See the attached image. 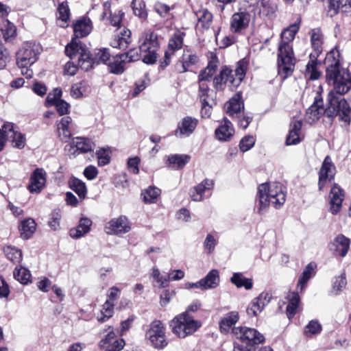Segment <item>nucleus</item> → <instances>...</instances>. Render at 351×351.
Masks as SVG:
<instances>
[{"label": "nucleus", "mask_w": 351, "mask_h": 351, "mask_svg": "<svg viewBox=\"0 0 351 351\" xmlns=\"http://www.w3.org/2000/svg\"><path fill=\"white\" fill-rule=\"evenodd\" d=\"M344 199V191L337 184H334L330 193V211L332 214H337L342 206Z\"/></svg>", "instance_id": "18"}, {"label": "nucleus", "mask_w": 351, "mask_h": 351, "mask_svg": "<svg viewBox=\"0 0 351 351\" xmlns=\"http://www.w3.org/2000/svg\"><path fill=\"white\" fill-rule=\"evenodd\" d=\"M67 147H69L68 152L71 154L75 155L77 152L82 154L93 152L95 144L89 138L76 137L73 139L70 145L66 146V149H67Z\"/></svg>", "instance_id": "15"}, {"label": "nucleus", "mask_w": 351, "mask_h": 351, "mask_svg": "<svg viewBox=\"0 0 351 351\" xmlns=\"http://www.w3.org/2000/svg\"><path fill=\"white\" fill-rule=\"evenodd\" d=\"M46 180L47 173L42 168H37L30 176L27 189L32 193H40L45 186Z\"/></svg>", "instance_id": "16"}, {"label": "nucleus", "mask_w": 351, "mask_h": 351, "mask_svg": "<svg viewBox=\"0 0 351 351\" xmlns=\"http://www.w3.org/2000/svg\"><path fill=\"white\" fill-rule=\"evenodd\" d=\"M96 154L99 166H104L110 162V156L107 149L101 148L97 151Z\"/></svg>", "instance_id": "55"}, {"label": "nucleus", "mask_w": 351, "mask_h": 351, "mask_svg": "<svg viewBox=\"0 0 351 351\" xmlns=\"http://www.w3.org/2000/svg\"><path fill=\"white\" fill-rule=\"evenodd\" d=\"M60 19L64 22H66L69 19L70 10L69 8L67 2L63 1L59 4L58 8Z\"/></svg>", "instance_id": "54"}, {"label": "nucleus", "mask_w": 351, "mask_h": 351, "mask_svg": "<svg viewBox=\"0 0 351 351\" xmlns=\"http://www.w3.org/2000/svg\"><path fill=\"white\" fill-rule=\"evenodd\" d=\"M230 281L238 288L244 287L245 289L250 290L253 287L252 280L244 277L241 273H234Z\"/></svg>", "instance_id": "42"}, {"label": "nucleus", "mask_w": 351, "mask_h": 351, "mask_svg": "<svg viewBox=\"0 0 351 351\" xmlns=\"http://www.w3.org/2000/svg\"><path fill=\"white\" fill-rule=\"evenodd\" d=\"M322 99L315 98L314 103L307 109L306 116L308 123H313L317 121L322 115H325L329 118L326 114V108L324 107Z\"/></svg>", "instance_id": "20"}, {"label": "nucleus", "mask_w": 351, "mask_h": 351, "mask_svg": "<svg viewBox=\"0 0 351 351\" xmlns=\"http://www.w3.org/2000/svg\"><path fill=\"white\" fill-rule=\"evenodd\" d=\"M302 122L300 120L293 121L290 124V130L286 139L287 145H297L301 142L300 133Z\"/></svg>", "instance_id": "27"}, {"label": "nucleus", "mask_w": 351, "mask_h": 351, "mask_svg": "<svg viewBox=\"0 0 351 351\" xmlns=\"http://www.w3.org/2000/svg\"><path fill=\"white\" fill-rule=\"evenodd\" d=\"M70 188L75 191L81 199L85 198L87 193L86 184L81 180L71 178L69 181Z\"/></svg>", "instance_id": "43"}, {"label": "nucleus", "mask_w": 351, "mask_h": 351, "mask_svg": "<svg viewBox=\"0 0 351 351\" xmlns=\"http://www.w3.org/2000/svg\"><path fill=\"white\" fill-rule=\"evenodd\" d=\"M198 97L200 102L206 103L211 102L215 103L213 90L209 88L208 84L198 83Z\"/></svg>", "instance_id": "39"}, {"label": "nucleus", "mask_w": 351, "mask_h": 351, "mask_svg": "<svg viewBox=\"0 0 351 351\" xmlns=\"http://www.w3.org/2000/svg\"><path fill=\"white\" fill-rule=\"evenodd\" d=\"M342 57L338 47L331 49L326 55V78L332 88L328 94L326 114L330 119L339 115L340 119L349 123L351 119V106L341 98L351 89V73L341 66Z\"/></svg>", "instance_id": "1"}, {"label": "nucleus", "mask_w": 351, "mask_h": 351, "mask_svg": "<svg viewBox=\"0 0 351 351\" xmlns=\"http://www.w3.org/2000/svg\"><path fill=\"white\" fill-rule=\"evenodd\" d=\"M56 106L57 111L60 115L66 114L69 112L70 105L62 99H59L53 104Z\"/></svg>", "instance_id": "58"}, {"label": "nucleus", "mask_w": 351, "mask_h": 351, "mask_svg": "<svg viewBox=\"0 0 351 351\" xmlns=\"http://www.w3.org/2000/svg\"><path fill=\"white\" fill-rule=\"evenodd\" d=\"M139 162H140V158L137 156L129 158L128 161V169L134 174L138 173Z\"/></svg>", "instance_id": "59"}, {"label": "nucleus", "mask_w": 351, "mask_h": 351, "mask_svg": "<svg viewBox=\"0 0 351 351\" xmlns=\"http://www.w3.org/2000/svg\"><path fill=\"white\" fill-rule=\"evenodd\" d=\"M232 72L231 69L224 66L219 74L213 78V87L216 91L224 90L228 82L231 84Z\"/></svg>", "instance_id": "25"}, {"label": "nucleus", "mask_w": 351, "mask_h": 351, "mask_svg": "<svg viewBox=\"0 0 351 351\" xmlns=\"http://www.w3.org/2000/svg\"><path fill=\"white\" fill-rule=\"evenodd\" d=\"M185 33L182 32H177L174 33L169 38L168 43L167 56L169 54H174L176 51L181 49L183 47L184 38Z\"/></svg>", "instance_id": "33"}, {"label": "nucleus", "mask_w": 351, "mask_h": 351, "mask_svg": "<svg viewBox=\"0 0 351 351\" xmlns=\"http://www.w3.org/2000/svg\"><path fill=\"white\" fill-rule=\"evenodd\" d=\"M91 21L89 19H82L77 21L73 26L74 34L77 38L84 37L91 31Z\"/></svg>", "instance_id": "36"}, {"label": "nucleus", "mask_w": 351, "mask_h": 351, "mask_svg": "<svg viewBox=\"0 0 351 351\" xmlns=\"http://www.w3.org/2000/svg\"><path fill=\"white\" fill-rule=\"evenodd\" d=\"M131 223L123 215L113 218L105 226V232L108 234L121 235L128 233L131 230Z\"/></svg>", "instance_id": "11"}, {"label": "nucleus", "mask_w": 351, "mask_h": 351, "mask_svg": "<svg viewBox=\"0 0 351 351\" xmlns=\"http://www.w3.org/2000/svg\"><path fill=\"white\" fill-rule=\"evenodd\" d=\"M288 305L287 306V315L289 319L294 317L299 307L300 299L298 293L289 292L287 296Z\"/></svg>", "instance_id": "37"}, {"label": "nucleus", "mask_w": 351, "mask_h": 351, "mask_svg": "<svg viewBox=\"0 0 351 351\" xmlns=\"http://www.w3.org/2000/svg\"><path fill=\"white\" fill-rule=\"evenodd\" d=\"M212 180L205 179L198 185L193 187L191 197L193 201L201 202L204 199L206 193H209L213 187Z\"/></svg>", "instance_id": "22"}, {"label": "nucleus", "mask_w": 351, "mask_h": 351, "mask_svg": "<svg viewBox=\"0 0 351 351\" xmlns=\"http://www.w3.org/2000/svg\"><path fill=\"white\" fill-rule=\"evenodd\" d=\"M60 215L58 213H53L51 214L49 220V226L54 230H57L60 225Z\"/></svg>", "instance_id": "61"}, {"label": "nucleus", "mask_w": 351, "mask_h": 351, "mask_svg": "<svg viewBox=\"0 0 351 351\" xmlns=\"http://www.w3.org/2000/svg\"><path fill=\"white\" fill-rule=\"evenodd\" d=\"M311 42L315 51V55L311 54V60L306 66L305 76L309 80H315L320 77V72L317 71L318 62L317 56L322 52L323 45V35L320 29H313L311 32Z\"/></svg>", "instance_id": "6"}, {"label": "nucleus", "mask_w": 351, "mask_h": 351, "mask_svg": "<svg viewBox=\"0 0 351 351\" xmlns=\"http://www.w3.org/2000/svg\"><path fill=\"white\" fill-rule=\"evenodd\" d=\"M197 124V119L189 116L185 117L178 123L175 135L179 138L188 137L193 133Z\"/></svg>", "instance_id": "17"}, {"label": "nucleus", "mask_w": 351, "mask_h": 351, "mask_svg": "<svg viewBox=\"0 0 351 351\" xmlns=\"http://www.w3.org/2000/svg\"><path fill=\"white\" fill-rule=\"evenodd\" d=\"M198 23L204 29H208L213 19V14L206 9H202L195 12Z\"/></svg>", "instance_id": "44"}, {"label": "nucleus", "mask_w": 351, "mask_h": 351, "mask_svg": "<svg viewBox=\"0 0 351 351\" xmlns=\"http://www.w3.org/2000/svg\"><path fill=\"white\" fill-rule=\"evenodd\" d=\"M160 194V190L154 186H150L143 193V199L145 203H154Z\"/></svg>", "instance_id": "49"}, {"label": "nucleus", "mask_w": 351, "mask_h": 351, "mask_svg": "<svg viewBox=\"0 0 351 351\" xmlns=\"http://www.w3.org/2000/svg\"><path fill=\"white\" fill-rule=\"evenodd\" d=\"M139 43V50L144 53L143 62L145 64L156 62V51L159 48L158 35L153 32L146 31L140 37Z\"/></svg>", "instance_id": "8"}, {"label": "nucleus", "mask_w": 351, "mask_h": 351, "mask_svg": "<svg viewBox=\"0 0 351 351\" xmlns=\"http://www.w3.org/2000/svg\"><path fill=\"white\" fill-rule=\"evenodd\" d=\"M131 43V32L129 29H124L111 43V46L121 50L127 49Z\"/></svg>", "instance_id": "38"}, {"label": "nucleus", "mask_w": 351, "mask_h": 351, "mask_svg": "<svg viewBox=\"0 0 351 351\" xmlns=\"http://www.w3.org/2000/svg\"><path fill=\"white\" fill-rule=\"evenodd\" d=\"M239 319L237 311H230L223 317L219 322L220 330L223 333H228L230 329L234 326Z\"/></svg>", "instance_id": "34"}, {"label": "nucleus", "mask_w": 351, "mask_h": 351, "mask_svg": "<svg viewBox=\"0 0 351 351\" xmlns=\"http://www.w3.org/2000/svg\"><path fill=\"white\" fill-rule=\"evenodd\" d=\"M235 337L241 343L245 344L244 347L237 343H234L233 351H252V348L256 344L265 341L264 336L255 328L246 326L234 327L232 330Z\"/></svg>", "instance_id": "5"}, {"label": "nucleus", "mask_w": 351, "mask_h": 351, "mask_svg": "<svg viewBox=\"0 0 351 351\" xmlns=\"http://www.w3.org/2000/svg\"><path fill=\"white\" fill-rule=\"evenodd\" d=\"M201 280L203 285V290L215 289L218 287L220 282L219 272L217 269H213Z\"/></svg>", "instance_id": "35"}, {"label": "nucleus", "mask_w": 351, "mask_h": 351, "mask_svg": "<svg viewBox=\"0 0 351 351\" xmlns=\"http://www.w3.org/2000/svg\"><path fill=\"white\" fill-rule=\"evenodd\" d=\"M4 252L7 258L14 264L21 263L22 260V252L21 250L15 247L7 246L4 248Z\"/></svg>", "instance_id": "45"}, {"label": "nucleus", "mask_w": 351, "mask_h": 351, "mask_svg": "<svg viewBox=\"0 0 351 351\" xmlns=\"http://www.w3.org/2000/svg\"><path fill=\"white\" fill-rule=\"evenodd\" d=\"M243 108L244 104L239 94H236L225 104L226 113L232 118H239Z\"/></svg>", "instance_id": "23"}, {"label": "nucleus", "mask_w": 351, "mask_h": 351, "mask_svg": "<svg viewBox=\"0 0 351 351\" xmlns=\"http://www.w3.org/2000/svg\"><path fill=\"white\" fill-rule=\"evenodd\" d=\"M346 284L347 281L345 274H342L336 278L333 283V288L335 289H337V291H341L343 288L346 287Z\"/></svg>", "instance_id": "62"}, {"label": "nucleus", "mask_w": 351, "mask_h": 351, "mask_svg": "<svg viewBox=\"0 0 351 351\" xmlns=\"http://www.w3.org/2000/svg\"><path fill=\"white\" fill-rule=\"evenodd\" d=\"M215 103L206 102L202 104L201 116L202 118H208L211 114L213 106Z\"/></svg>", "instance_id": "63"}, {"label": "nucleus", "mask_w": 351, "mask_h": 351, "mask_svg": "<svg viewBox=\"0 0 351 351\" xmlns=\"http://www.w3.org/2000/svg\"><path fill=\"white\" fill-rule=\"evenodd\" d=\"M271 295L269 293L263 292L258 296L254 298L247 307V314L250 317H256L261 313L265 306L271 300Z\"/></svg>", "instance_id": "13"}, {"label": "nucleus", "mask_w": 351, "mask_h": 351, "mask_svg": "<svg viewBox=\"0 0 351 351\" xmlns=\"http://www.w3.org/2000/svg\"><path fill=\"white\" fill-rule=\"evenodd\" d=\"M218 67V60L216 57L212 58L207 66L200 71L198 75V83L208 84L215 73Z\"/></svg>", "instance_id": "26"}, {"label": "nucleus", "mask_w": 351, "mask_h": 351, "mask_svg": "<svg viewBox=\"0 0 351 351\" xmlns=\"http://www.w3.org/2000/svg\"><path fill=\"white\" fill-rule=\"evenodd\" d=\"M145 336L155 348L162 349L167 346L165 328L159 320H154L151 323Z\"/></svg>", "instance_id": "9"}, {"label": "nucleus", "mask_w": 351, "mask_h": 351, "mask_svg": "<svg viewBox=\"0 0 351 351\" xmlns=\"http://www.w3.org/2000/svg\"><path fill=\"white\" fill-rule=\"evenodd\" d=\"M198 61L199 58L195 53L184 49L181 60L182 64L180 67H177V70L180 73H185L191 66L196 64Z\"/></svg>", "instance_id": "29"}, {"label": "nucleus", "mask_w": 351, "mask_h": 351, "mask_svg": "<svg viewBox=\"0 0 351 351\" xmlns=\"http://www.w3.org/2000/svg\"><path fill=\"white\" fill-rule=\"evenodd\" d=\"M255 139L253 136H245L240 141L239 148L243 152L250 150L254 145Z\"/></svg>", "instance_id": "53"}, {"label": "nucleus", "mask_w": 351, "mask_h": 351, "mask_svg": "<svg viewBox=\"0 0 351 351\" xmlns=\"http://www.w3.org/2000/svg\"><path fill=\"white\" fill-rule=\"evenodd\" d=\"M124 346V340L117 339L112 329L99 342V348L104 351H121Z\"/></svg>", "instance_id": "12"}, {"label": "nucleus", "mask_w": 351, "mask_h": 351, "mask_svg": "<svg viewBox=\"0 0 351 351\" xmlns=\"http://www.w3.org/2000/svg\"><path fill=\"white\" fill-rule=\"evenodd\" d=\"M259 208L258 213L261 214L271 204L278 208L286 200V191L279 182L264 183L258 186Z\"/></svg>", "instance_id": "4"}, {"label": "nucleus", "mask_w": 351, "mask_h": 351, "mask_svg": "<svg viewBox=\"0 0 351 351\" xmlns=\"http://www.w3.org/2000/svg\"><path fill=\"white\" fill-rule=\"evenodd\" d=\"M234 128L232 123L226 118L223 120V124H221L216 130V137L219 141H228L234 134Z\"/></svg>", "instance_id": "31"}, {"label": "nucleus", "mask_w": 351, "mask_h": 351, "mask_svg": "<svg viewBox=\"0 0 351 351\" xmlns=\"http://www.w3.org/2000/svg\"><path fill=\"white\" fill-rule=\"evenodd\" d=\"M250 21V14L246 12L234 13L231 18L230 29L237 33L246 28Z\"/></svg>", "instance_id": "24"}, {"label": "nucleus", "mask_w": 351, "mask_h": 351, "mask_svg": "<svg viewBox=\"0 0 351 351\" xmlns=\"http://www.w3.org/2000/svg\"><path fill=\"white\" fill-rule=\"evenodd\" d=\"M38 46L32 43H25L16 53V63L19 67H28L38 58Z\"/></svg>", "instance_id": "10"}, {"label": "nucleus", "mask_w": 351, "mask_h": 351, "mask_svg": "<svg viewBox=\"0 0 351 351\" xmlns=\"http://www.w3.org/2000/svg\"><path fill=\"white\" fill-rule=\"evenodd\" d=\"M248 62L245 59L239 60L234 70V75L232 73L231 85L237 87L244 79L247 69Z\"/></svg>", "instance_id": "30"}, {"label": "nucleus", "mask_w": 351, "mask_h": 351, "mask_svg": "<svg viewBox=\"0 0 351 351\" xmlns=\"http://www.w3.org/2000/svg\"><path fill=\"white\" fill-rule=\"evenodd\" d=\"M298 30L299 26L295 23L281 33L282 40L279 44L278 52V75L283 80L291 75L294 70L295 58L289 42L294 39Z\"/></svg>", "instance_id": "3"}, {"label": "nucleus", "mask_w": 351, "mask_h": 351, "mask_svg": "<svg viewBox=\"0 0 351 351\" xmlns=\"http://www.w3.org/2000/svg\"><path fill=\"white\" fill-rule=\"evenodd\" d=\"M191 156L187 154H174L169 157L171 165H176L177 169L184 167L190 160Z\"/></svg>", "instance_id": "47"}, {"label": "nucleus", "mask_w": 351, "mask_h": 351, "mask_svg": "<svg viewBox=\"0 0 351 351\" xmlns=\"http://www.w3.org/2000/svg\"><path fill=\"white\" fill-rule=\"evenodd\" d=\"M335 167L332 162L331 158L326 156L322 165L319 172V189L321 191L324 189L328 181H331L335 176Z\"/></svg>", "instance_id": "14"}, {"label": "nucleus", "mask_w": 351, "mask_h": 351, "mask_svg": "<svg viewBox=\"0 0 351 351\" xmlns=\"http://www.w3.org/2000/svg\"><path fill=\"white\" fill-rule=\"evenodd\" d=\"M114 313V304L110 300H107L103 305L101 310L102 316L97 319L100 322H104L106 319L111 317Z\"/></svg>", "instance_id": "50"}, {"label": "nucleus", "mask_w": 351, "mask_h": 351, "mask_svg": "<svg viewBox=\"0 0 351 351\" xmlns=\"http://www.w3.org/2000/svg\"><path fill=\"white\" fill-rule=\"evenodd\" d=\"M132 6L136 16L143 19H147V12L143 0H132Z\"/></svg>", "instance_id": "48"}, {"label": "nucleus", "mask_w": 351, "mask_h": 351, "mask_svg": "<svg viewBox=\"0 0 351 351\" xmlns=\"http://www.w3.org/2000/svg\"><path fill=\"white\" fill-rule=\"evenodd\" d=\"M4 130L7 132V138L10 139L12 146L18 149H22L25 145V136L16 131L14 128V125L12 123H7L4 124Z\"/></svg>", "instance_id": "21"}, {"label": "nucleus", "mask_w": 351, "mask_h": 351, "mask_svg": "<svg viewBox=\"0 0 351 351\" xmlns=\"http://www.w3.org/2000/svg\"><path fill=\"white\" fill-rule=\"evenodd\" d=\"M21 237L28 239L36 230V223L32 219L23 221L19 226Z\"/></svg>", "instance_id": "41"}, {"label": "nucleus", "mask_w": 351, "mask_h": 351, "mask_svg": "<svg viewBox=\"0 0 351 351\" xmlns=\"http://www.w3.org/2000/svg\"><path fill=\"white\" fill-rule=\"evenodd\" d=\"M155 11L161 16L165 17L170 11V8L165 4L157 3L154 5Z\"/></svg>", "instance_id": "64"}, {"label": "nucleus", "mask_w": 351, "mask_h": 351, "mask_svg": "<svg viewBox=\"0 0 351 351\" xmlns=\"http://www.w3.org/2000/svg\"><path fill=\"white\" fill-rule=\"evenodd\" d=\"M30 271L23 267H16L14 271V278L23 285H27L31 278Z\"/></svg>", "instance_id": "46"}, {"label": "nucleus", "mask_w": 351, "mask_h": 351, "mask_svg": "<svg viewBox=\"0 0 351 351\" xmlns=\"http://www.w3.org/2000/svg\"><path fill=\"white\" fill-rule=\"evenodd\" d=\"M65 53L71 59L77 58L79 66L86 71L90 69L94 64L102 63L108 65L112 57L109 49L103 48L97 49L94 53V57L91 58L85 45L76 39H73L66 46Z\"/></svg>", "instance_id": "2"}, {"label": "nucleus", "mask_w": 351, "mask_h": 351, "mask_svg": "<svg viewBox=\"0 0 351 351\" xmlns=\"http://www.w3.org/2000/svg\"><path fill=\"white\" fill-rule=\"evenodd\" d=\"M92 221L89 218L82 217L78 226L75 228L70 230L69 234L72 238L79 239L90 231Z\"/></svg>", "instance_id": "28"}, {"label": "nucleus", "mask_w": 351, "mask_h": 351, "mask_svg": "<svg viewBox=\"0 0 351 351\" xmlns=\"http://www.w3.org/2000/svg\"><path fill=\"white\" fill-rule=\"evenodd\" d=\"M152 276L158 284L160 288H165L169 285V276L161 274L158 268H153Z\"/></svg>", "instance_id": "51"}, {"label": "nucleus", "mask_w": 351, "mask_h": 351, "mask_svg": "<svg viewBox=\"0 0 351 351\" xmlns=\"http://www.w3.org/2000/svg\"><path fill=\"white\" fill-rule=\"evenodd\" d=\"M123 56L126 62H136L142 58L143 59L144 53H141L139 49L133 48L130 49L128 52L121 53Z\"/></svg>", "instance_id": "52"}, {"label": "nucleus", "mask_w": 351, "mask_h": 351, "mask_svg": "<svg viewBox=\"0 0 351 351\" xmlns=\"http://www.w3.org/2000/svg\"><path fill=\"white\" fill-rule=\"evenodd\" d=\"M200 326L201 323L195 320L187 312L177 315L170 322L173 332L180 338H185L193 334Z\"/></svg>", "instance_id": "7"}, {"label": "nucleus", "mask_w": 351, "mask_h": 351, "mask_svg": "<svg viewBox=\"0 0 351 351\" xmlns=\"http://www.w3.org/2000/svg\"><path fill=\"white\" fill-rule=\"evenodd\" d=\"M62 92L60 88H55L53 93H49L47 95V102L49 104L53 105L55 102L61 99L60 97H62Z\"/></svg>", "instance_id": "60"}, {"label": "nucleus", "mask_w": 351, "mask_h": 351, "mask_svg": "<svg viewBox=\"0 0 351 351\" xmlns=\"http://www.w3.org/2000/svg\"><path fill=\"white\" fill-rule=\"evenodd\" d=\"M260 12L265 16L273 15L278 9L276 0H259Z\"/></svg>", "instance_id": "40"}, {"label": "nucleus", "mask_w": 351, "mask_h": 351, "mask_svg": "<svg viewBox=\"0 0 351 351\" xmlns=\"http://www.w3.org/2000/svg\"><path fill=\"white\" fill-rule=\"evenodd\" d=\"M350 241L343 234H339L335 238L330 245V250L335 256L344 257L350 248Z\"/></svg>", "instance_id": "19"}, {"label": "nucleus", "mask_w": 351, "mask_h": 351, "mask_svg": "<svg viewBox=\"0 0 351 351\" xmlns=\"http://www.w3.org/2000/svg\"><path fill=\"white\" fill-rule=\"evenodd\" d=\"M216 245L217 241L214 237L210 234H207L204 243V245L205 249L208 251L209 254L214 251Z\"/></svg>", "instance_id": "57"}, {"label": "nucleus", "mask_w": 351, "mask_h": 351, "mask_svg": "<svg viewBox=\"0 0 351 351\" xmlns=\"http://www.w3.org/2000/svg\"><path fill=\"white\" fill-rule=\"evenodd\" d=\"M322 330L320 324L315 320H311L306 326L305 333L308 335L319 333Z\"/></svg>", "instance_id": "56"}, {"label": "nucleus", "mask_w": 351, "mask_h": 351, "mask_svg": "<svg viewBox=\"0 0 351 351\" xmlns=\"http://www.w3.org/2000/svg\"><path fill=\"white\" fill-rule=\"evenodd\" d=\"M127 63L122 54L112 56L108 66V71L115 75H121L125 71V64Z\"/></svg>", "instance_id": "32"}]
</instances>
